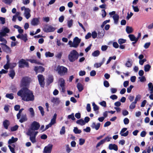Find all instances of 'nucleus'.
<instances>
[{
	"label": "nucleus",
	"mask_w": 153,
	"mask_h": 153,
	"mask_svg": "<svg viewBox=\"0 0 153 153\" xmlns=\"http://www.w3.org/2000/svg\"><path fill=\"white\" fill-rule=\"evenodd\" d=\"M132 65V62L129 60L127 61L126 64V66L128 67H130Z\"/></svg>",
	"instance_id": "nucleus-46"
},
{
	"label": "nucleus",
	"mask_w": 153,
	"mask_h": 153,
	"mask_svg": "<svg viewBox=\"0 0 153 153\" xmlns=\"http://www.w3.org/2000/svg\"><path fill=\"white\" fill-rule=\"evenodd\" d=\"M9 32L10 30L6 27H4L2 28L1 31L0 32V42L7 43V41L3 37L5 36L6 34L9 33Z\"/></svg>",
	"instance_id": "nucleus-3"
},
{
	"label": "nucleus",
	"mask_w": 153,
	"mask_h": 153,
	"mask_svg": "<svg viewBox=\"0 0 153 153\" xmlns=\"http://www.w3.org/2000/svg\"><path fill=\"white\" fill-rule=\"evenodd\" d=\"M141 95L139 94L137 95L135 98V100L134 101V102H135L136 103H137V101L140 100L141 99Z\"/></svg>",
	"instance_id": "nucleus-56"
},
{
	"label": "nucleus",
	"mask_w": 153,
	"mask_h": 153,
	"mask_svg": "<svg viewBox=\"0 0 153 153\" xmlns=\"http://www.w3.org/2000/svg\"><path fill=\"white\" fill-rule=\"evenodd\" d=\"M24 110L23 108H21L20 109H19L18 113L16 115V117L18 119H19L21 116V115L22 112Z\"/></svg>",
	"instance_id": "nucleus-44"
},
{
	"label": "nucleus",
	"mask_w": 153,
	"mask_h": 153,
	"mask_svg": "<svg viewBox=\"0 0 153 153\" xmlns=\"http://www.w3.org/2000/svg\"><path fill=\"white\" fill-rule=\"evenodd\" d=\"M151 68V66L149 64L146 65L144 66V71L146 72L149 71Z\"/></svg>",
	"instance_id": "nucleus-42"
},
{
	"label": "nucleus",
	"mask_w": 153,
	"mask_h": 153,
	"mask_svg": "<svg viewBox=\"0 0 153 153\" xmlns=\"http://www.w3.org/2000/svg\"><path fill=\"white\" fill-rule=\"evenodd\" d=\"M65 126H63L60 132V133L61 135L63 134H65Z\"/></svg>",
	"instance_id": "nucleus-52"
},
{
	"label": "nucleus",
	"mask_w": 153,
	"mask_h": 153,
	"mask_svg": "<svg viewBox=\"0 0 153 153\" xmlns=\"http://www.w3.org/2000/svg\"><path fill=\"white\" fill-rule=\"evenodd\" d=\"M45 68L41 66H35L34 68V70L36 74L38 73H42L45 71Z\"/></svg>",
	"instance_id": "nucleus-15"
},
{
	"label": "nucleus",
	"mask_w": 153,
	"mask_h": 153,
	"mask_svg": "<svg viewBox=\"0 0 153 153\" xmlns=\"http://www.w3.org/2000/svg\"><path fill=\"white\" fill-rule=\"evenodd\" d=\"M113 18L114 21V23L116 24H117L119 19L118 15L117 14H115L113 16Z\"/></svg>",
	"instance_id": "nucleus-27"
},
{
	"label": "nucleus",
	"mask_w": 153,
	"mask_h": 153,
	"mask_svg": "<svg viewBox=\"0 0 153 153\" xmlns=\"http://www.w3.org/2000/svg\"><path fill=\"white\" fill-rule=\"evenodd\" d=\"M128 37L131 41H137V39L133 34H129L128 35Z\"/></svg>",
	"instance_id": "nucleus-29"
},
{
	"label": "nucleus",
	"mask_w": 153,
	"mask_h": 153,
	"mask_svg": "<svg viewBox=\"0 0 153 153\" xmlns=\"http://www.w3.org/2000/svg\"><path fill=\"white\" fill-rule=\"evenodd\" d=\"M28 110L30 112V114L31 115V117H34L35 113L33 108H30Z\"/></svg>",
	"instance_id": "nucleus-43"
},
{
	"label": "nucleus",
	"mask_w": 153,
	"mask_h": 153,
	"mask_svg": "<svg viewBox=\"0 0 153 153\" xmlns=\"http://www.w3.org/2000/svg\"><path fill=\"white\" fill-rule=\"evenodd\" d=\"M53 145L52 144H50L45 146L44 148L43 153H51L53 148Z\"/></svg>",
	"instance_id": "nucleus-12"
},
{
	"label": "nucleus",
	"mask_w": 153,
	"mask_h": 153,
	"mask_svg": "<svg viewBox=\"0 0 153 153\" xmlns=\"http://www.w3.org/2000/svg\"><path fill=\"white\" fill-rule=\"evenodd\" d=\"M129 120L127 118H125L123 120V122L125 125H127L129 123Z\"/></svg>",
	"instance_id": "nucleus-64"
},
{
	"label": "nucleus",
	"mask_w": 153,
	"mask_h": 153,
	"mask_svg": "<svg viewBox=\"0 0 153 153\" xmlns=\"http://www.w3.org/2000/svg\"><path fill=\"white\" fill-rule=\"evenodd\" d=\"M138 79H139L140 81L141 82H145L146 80L145 77L144 76L139 77Z\"/></svg>",
	"instance_id": "nucleus-53"
},
{
	"label": "nucleus",
	"mask_w": 153,
	"mask_h": 153,
	"mask_svg": "<svg viewBox=\"0 0 153 153\" xmlns=\"http://www.w3.org/2000/svg\"><path fill=\"white\" fill-rule=\"evenodd\" d=\"M38 108L39 110L40 111L42 116H43L44 113L43 108L41 106H39L38 107Z\"/></svg>",
	"instance_id": "nucleus-54"
},
{
	"label": "nucleus",
	"mask_w": 153,
	"mask_h": 153,
	"mask_svg": "<svg viewBox=\"0 0 153 153\" xmlns=\"http://www.w3.org/2000/svg\"><path fill=\"white\" fill-rule=\"evenodd\" d=\"M38 132H27V134L30 136V139L32 143H34L36 142V137Z\"/></svg>",
	"instance_id": "nucleus-7"
},
{
	"label": "nucleus",
	"mask_w": 153,
	"mask_h": 153,
	"mask_svg": "<svg viewBox=\"0 0 153 153\" xmlns=\"http://www.w3.org/2000/svg\"><path fill=\"white\" fill-rule=\"evenodd\" d=\"M68 117L69 119H71L73 120H74L76 119L74 117V114L73 113L71 114V115H68Z\"/></svg>",
	"instance_id": "nucleus-49"
},
{
	"label": "nucleus",
	"mask_w": 153,
	"mask_h": 153,
	"mask_svg": "<svg viewBox=\"0 0 153 153\" xmlns=\"http://www.w3.org/2000/svg\"><path fill=\"white\" fill-rule=\"evenodd\" d=\"M100 54V52L98 50L94 51L92 54V56L94 57L98 56Z\"/></svg>",
	"instance_id": "nucleus-39"
},
{
	"label": "nucleus",
	"mask_w": 153,
	"mask_h": 153,
	"mask_svg": "<svg viewBox=\"0 0 153 153\" xmlns=\"http://www.w3.org/2000/svg\"><path fill=\"white\" fill-rule=\"evenodd\" d=\"M39 83L40 86L44 87L45 86V78L42 75L39 74L37 76Z\"/></svg>",
	"instance_id": "nucleus-11"
},
{
	"label": "nucleus",
	"mask_w": 153,
	"mask_h": 153,
	"mask_svg": "<svg viewBox=\"0 0 153 153\" xmlns=\"http://www.w3.org/2000/svg\"><path fill=\"white\" fill-rule=\"evenodd\" d=\"M9 73V76L11 77L12 79H13L15 75V73L14 71L13 70H11L10 71Z\"/></svg>",
	"instance_id": "nucleus-36"
},
{
	"label": "nucleus",
	"mask_w": 153,
	"mask_h": 153,
	"mask_svg": "<svg viewBox=\"0 0 153 153\" xmlns=\"http://www.w3.org/2000/svg\"><path fill=\"white\" fill-rule=\"evenodd\" d=\"M40 127L39 124L36 122L34 121L31 124L30 127L28 130L27 132H29L30 133L32 132H38L37 131H35L38 130Z\"/></svg>",
	"instance_id": "nucleus-4"
},
{
	"label": "nucleus",
	"mask_w": 153,
	"mask_h": 153,
	"mask_svg": "<svg viewBox=\"0 0 153 153\" xmlns=\"http://www.w3.org/2000/svg\"><path fill=\"white\" fill-rule=\"evenodd\" d=\"M58 83H59L60 87L65 86V81L63 78H59V80Z\"/></svg>",
	"instance_id": "nucleus-30"
},
{
	"label": "nucleus",
	"mask_w": 153,
	"mask_h": 153,
	"mask_svg": "<svg viewBox=\"0 0 153 153\" xmlns=\"http://www.w3.org/2000/svg\"><path fill=\"white\" fill-rule=\"evenodd\" d=\"M105 60V58H104L101 62L99 63H95L94 65V67L97 68L100 67L104 63Z\"/></svg>",
	"instance_id": "nucleus-22"
},
{
	"label": "nucleus",
	"mask_w": 153,
	"mask_h": 153,
	"mask_svg": "<svg viewBox=\"0 0 153 153\" xmlns=\"http://www.w3.org/2000/svg\"><path fill=\"white\" fill-rule=\"evenodd\" d=\"M79 54L78 52L75 50H73L70 52L68 55V58L70 62H73L78 58Z\"/></svg>",
	"instance_id": "nucleus-2"
},
{
	"label": "nucleus",
	"mask_w": 153,
	"mask_h": 153,
	"mask_svg": "<svg viewBox=\"0 0 153 153\" xmlns=\"http://www.w3.org/2000/svg\"><path fill=\"white\" fill-rule=\"evenodd\" d=\"M51 101L52 102L57 105L59 104L60 102V100L59 99L56 97L53 98L52 99H51Z\"/></svg>",
	"instance_id": "nucleus-26"
},
{
	"label": "nucleus",
	"mask_w": 153,
	"mask_h": 153,
	"mask_svg": "<svg viewBox=\"0 0 153 153\" xmlns=\"http://www.w3.org/2000/svg\"><path fill=\"white\" fill-rule=\"evenodd\" d=\"M54 124H55L51 121L50 123L48 124L46 126L45 130H46L47 129L51 127L53 125H54Z\"/></svg>",
	"instance_id": "nucleus-50"
},
{
	"label": "nucleus",
	"mask_w": 153,
	"mask_h": 153,
	"mask_svg": "<svg viewBox=\"0 0 153 153\" xmlns=\"http://www.w3.org/2000/svg\"><path fill=\"white\" fill-rule=\"evenodd\" d=\"M66 151L67 153H69L72 150V149L70 147L69 145H67L66 146Z\"/></svg>",
	"instance_id": "nucleus-59"
},
{
	"label": "nucleus",
	"mask_w": 153,
	"mask_h": 153,
	"mask_svg": "<svg viewBox=\"0 0 153 153\" xmlns=\"http://www.w3.org/2000/svg\"><path fill=\"white\" fill-rule=\"evenodd\" d=\"M5 97L10 100H13L14 98L13 94L12 93L7 94L5 95Z\"/></svg>",
	"instance_id": "nucleus-41"
},
{
	"label": "nucleus",
	"mask_w": 153,
	"mask_h": 153,
	"mask_svg": "<svg viewBox=\"0 0 153 153\" xmlns=\"http://www.w3.org/2000/svg\"><path fill=\"white\" fill-rule=\"evenodd\" d=\"M30 10L29 9H25L24 15L27 19H28L30 17L31 15L30 13Z\"/></svg>",
	"instance_id": "nucleus-19"
},
{
	"label": "nucleus",
	"mask_w": 153,
	"mask_h": 153,
	"mask_svg": "<svg viewBox=\"0 0 153 153\" xmlns=\"http://www.w3.org/2000/svg\"><path fill=\"white\" fill-rule=\"evenodd\" d=\"M97 34L99 38H102L104 35L105 30L103 29L99 30Z\"/></svg>",
	"instance_id": "nucleus-23"
},
{
	"label": "nucleus",
	"mask_w": 153,
	"mask_h": 153,
	"mask_svg": "<svg viewBox=\"0 0 153 153\" xmlns=\"http://www.w3.org/2000/svg\"><path fill=\"white\" fill-rule=\"evenodd\" d=\"M132 7L134 12H137L139 11V10L138 6H134V5H132Z\"/></svg>",
	"instance_id": "nucleus-51"
},
{
	"label": "nucleus",
	"mask_w": 153,
	"mask_h": 153,
	"mask_svg": "<svg viewBox=\"0 0 153 153\" xmlns=\"http://www.w3.org/2000/svg\"><path fill=\"white\" fill-rule=\"evenodd\" d=\"M110 91L112 94H115L117 91V89L115 88H110Z\"/></svg>",
	"instance_id": "nucleus-61"
},
{
	"label": "nucleus",
	"mask_w": 153,
	"mask_h": 153,
	"mask_svg": "<svg viewBox=\"0 0 153 153\" xmlns=\"http://www.w3.org/2000/svg\"><path fill=\"white\" fill-rule=\"evenodd\" d=\"M77 124H78L81 126L84 125L85 124V122L84 120L82 119H80L77 120L76 121Z\"/></svg>",
	"instance_id": "nucleus-33"
},
{
	"label": "nucleus",
	"mask_w": 153,
	"mask_h": 153,
	"mask_svg": "<svg viewBox=\"0 0 153 153\" xmlns=\"http://www.w3.org/2000/svg\"><path fill=\"white\" fill-rule=\"evenodd\" d=\"M30 81V79L27 77H23L21 82L22 86H26L28 85Z\"/></svg>",
	"instance_id": "nucleus-10"
},
{
	"label": "nucleus",
	"mask_w": 153,
	"mask_h": 153,
	"mask_svg": "<svg viewBox=\"0 0 153 153\" xmlns=\"http://www.w3.org/2000/svg\"><path fill=\"white\" fill-rule=\"evenodd\" d=\"M73 21L72 19L68 20L67 22L68 27L69 28L71 27L73 25Z\"/></svg>",
	"instance_id": "nucleus-37"
},
{
	"label": "nucleus",
	"mask_w": 153,
	"mask_h": 153,
	"mask_svg": "<svg viewBox=\"0 0 153 153\" xmlns=\"http://www.w3.org/2000/svg\"><path fill=\"white\" fill-rule=\"evenodd\" d=\"M39 18H34L31 21V24L33 26H37L39 24Z\"/></svg>",
	"instance_id": "nucleus-16"
},
{
	"label": "nucleus",
	"mask_w": 153,
	"mask_h": 153,
	"mask_svg": "<svg viewBox=\"0 0 153 153\" xmlns=\"http://www.w3.org/2000/svg\"><path fill=\"white\" fill-rule=\"evenodd\" d=\"M53 81V76L51 75L49 76L47 80V82L49 85L52 83Z\"/></svg>",
	"instance_id": "nucleus-28"
},
{
	"label": "nucleus",
	"mask_w": 153,
	"mask_h": 153,
	"mask_svg": "<svg viewBox=\"0 0 153 153\" xmlns=\"http://www.w3.org/2000/svg\"><path fill=\"white\" fill-rule=\"evenodd\" d=\"M134 87V86L132 85H130V86L127 88V91L128 93L131 92L132 88Z\"/></svg>",
	"instance_id": "nucleus-63"
},
{
	"label": "nucleus",
	"mask_w": 153,
	"mask_h": 153,
	"mask_svg": "<svg viewBox=\"0 0 153 153\" xmlns=\"http://www.w3.org/2000/svg\"><path fill=\"white\" fill-rule=\"evenodd\" d=\"M77 87L79 92L81 91L83 89V86L82 85L79 83H77Z\"/></svg>",
	"instance_id": "nucleus-35"
},
{
	"label": "nucleus",
	"mask_w": 153,
	"mask_h": 153,
	"mask_svg": "<svg viewBox=\"0 0 153 153\" xmlns=\"http://www.w3.org/2000/svg\"><path fill=\"white\" fill-rule=\"evenodd\" d=\"M73 131L76 134H80L82 132L81 130L79 129L77 127L74 128Z\"/></svg>",
	"instance_id": "nucleus-40"
},
{
	"label": "nucleus",
	"mask_w": 153,
	"mask_h": 153,
	"mask_svg": "<svg viewBox=\"0 0 153 153\" xmlns=\"http://www.w3.org/2000/svg\"><path fill=\"white\" fill-rule=\"evenodd\" d=\"M19 126L16 125L11 128V131H16L18 128Z\"/></svg>",
	"instance_id": "nucleus-57"
},
{
	"label": "nucleus",
	"mask_w": 153,
	"mask_h": 153,
	"mask_svg": "<svg viewBox=\"0 0 153 153\" xmlns=\"http://www.w3.org/2000/svg\"><path fill=\"white\" fill-rule=\"evenodd\" d=\"M108 149L110 150H114L117 151L118 150V146L115 144H110L109 145Z\"/></svg>",
	"instance_id": "nucleus-21"
},
{
	"label": "nucleus",
	"mask_w": 153,
	"mask_h": 153,
	"mask_svg": "<svg viewBox=\"0 0 153 153\" xmlns=\"http://www.w3.org/2000/svg\"><path fill=\"white\" fill-rule=\"evenodd\" d=\"M6 43H1L0 45H1L2 49L5 52L7 53H10L11 52L10 48L6 45Z\"/></svg>",
	"instance_id": "nucleus-13"
},
{
	"label": "nucleus",
	"mask_w": 153,
	"mask_h": 153,
	"mask_svg": "<svg viewBox=\"0 0 153 153\" xmlns=\"http://www.w3.org/2000/svg\"><path fill=\"white\" fill-rule=\"evenodd\" d=\"M80 42L81 39L78 37H76L74 39L73 42L71 40L69 41L68 44L70 45V47L76 48L78 46Z\"/></svg>",
	"instance_id": "nucleus-5"
},
{
	"label": "nucleus",
	"mask_w": 153,
	"mask_h": 153,
	"mask_svg": "<svg viewBox=\"0 0 153 153\" xmlns=\"http://www.w3.org/2000/svg\"><path fill=\"white\" fill-rule=\"evenodd\" d=\"M16 37L23 40L25 42L28 40L27 36L26 34H19L16 36Z\"/></svg>",
	"instance_id": "nucleus-14"
},
{
	"label": "nucleus",
	"mask_w": 153,
	"mask_h": 153,
	"mask_svg": "<svg viewBox=\"0 0 153 153\" xmlns=\"http://www.w3.org/2000/svg\"><path fill=\"white\" fill-rule=\"evenodd\" d=\"M18 140L17 138H14L13 137H12L11 139H10L8 141V143L9 144H11L16 142Z\"/></svg>",
	"instance_id": "nucleus-25"
},
{
	"label": "nucleus",
	"mask_w": 153,
	"mask_h": 153,
	"mask_svg": "<svg viewBox=\"0 0 153 153\" xmlns=\"http://www.w3.org/2000/svg\"><path fill=\"white\" fill-rule=\"evenodd\" d=\"M85 142V140L82 138H80L79 139V144L81 146L83 145Z\"/></svg>",
	"instance_id": "nucleus-62"
},
{
	"label": "nucleus",
	"mask_w": 153,
	"mask_h": 153,
	"mask_svg": "<svg viewBox=\"0 0 153 153\" xmlns=\"http://www.w3.org/2000/svg\"><path fill=\"white\" fill-rule=\"evenodd\" d=\"M45 55L46 57H52L54 55L53 53H51L49 51L46 52Z\"/></svg>",
	"instance_id": "nucleus-38"
},
{
	"label": "nucleus",
	"mask_w": 153,
	"mask_h": 153,
	"mask_svg": "<svg viewBox=\"0 0 153 153\" xmlns=\"http://www.w3.org/2000/svg\"><path fill=\"white\" fill-rule=\"evenodd\" d=\"M10 123L9 121L8 120H5L3 122V125L4 128L7 129L9 126L10 125Z\"/></svg>",
	"instance_id": "nucleus-24"
},
{
	"label": "nucleus",
	"mask_w": 153,
	"mask_h": 153,
	"mask_svg": "<svg viewBox=\"0 0 153 153\" xmlns=\"http://www.w3.org/2000/svg\"><path fill=\"white\" fill-rule=\"evenodd\" d=\"M127 130V128H123L121 130L120 132V134L121 136L124 137L127 136L128 134V131H127L125 133H124Z\"/></svg>",
	"instance_id": "nucleus-20"
},
{
	"label": "nucleus",
	"mask_w": 153,
	"mask_h": 153,
	"mask_svg": "<svg viewBox=\"0 0 153 153\" xmlns=\"http://www.w3.org/2000/svg\"><path fill=\"white\" fill-rule=\"evenodd\" d=\"M112 139L111 137H110L109 136H107L105 137L104 139L102 140L103 143H105L106 142H108L110 141Z\"/></svg>",
	"instance_id": "nucleus-34"
},
{
	"label": "nucleus",
	"mask_w": 153,
	"mask_h": 153,
	"mask_svg": "<svg viewBox=\"0 0 153 153\" xmlns=\"http://www.w3.org/2000/svg\"><path fill=\"white\" fill-rule=\"evenodd\" d=\"M56 28L52 26L48 25H46L43 28V31L46 33L54 32Z\"/></svg>",
	"instance_id": "nucleus-8"
},
{
	"label": "nucleus",
	"mask_w": 153,
	"mask_h": 153,
	"mask_svg": "<svg viewBox=\"0 0 153 153\" xmlns=\"http://www.w3.org/2000/svg\"><path fill=\"white\" fill-rule=\"evenodd\" d=\"M17 94L24 101H33L34 100V96L32 92L25 87L23 88L19 91Z\"/></svg>",
	"instance_id": "nucleus-1"
},
{
	"label": "nucleus",
	"mask_w": 153,
	"mask_h": 153,
	"mask_svg": "<svg viewBox=\"0 0 153 153\" xmlns=\"http://www.w3.org/2000/svg\"><path fill=\"white\" fill-rule=\"evenodd\" d=\"M136 103L134 102H132L129 106V108L131 109H134L135 107Z\"/></svg>",
	"instance_id": "nucleus-47"
},
{
	"label": "nucleus",
	"mask_w": 153,
	"mask_h": 153,
	"mask_svg": "<svg viewBox=\"0 0 153 153\" xmlns=\"http://www.w3.org/2000/svg\"><path fill=\"white\" fill-rule=\"evenodd\" d=\"M126 32L128 34L132 33L133 31L132 28L131 27H130L128 26L126 27Z\"/></svg>",
	"instance_id": "nucleus-31"
},
{
	"label": "nucleus",
	"mask_w": 153,
	"mask_h": 153,
	"mask_svg": "<svg viewBox=\"0 0 153 153\" xmlns=\"http://www.w3.org/2000/svg\"><path fill=\"white\" fill-rule=\"evenodd\" d=\"M92 105L93 107V109L94 111H96L99 109L98 107L95 104L94 102L93 103Z\"/></svg>",
	"instance_id": "nucleus-58"
},
{
	"label": "nucleus",
	"mask_w": 153,
	"mask_h": 153,
	"mask_svg": "<svg viewBox=\"0 0 153 153\" xmlns=\"http://www.w3.org/2000/svg\"><path fill=\"white\" fill-rule=\"evenodd\" d=\"M56 70L60 76H63L67 73L68 69L65 67L59 65L57 67Z\"/></svg>",
	"instance_id": "nucleus-6"
},
{
	"label": "nucleus",
	"mask_w": 153,
	"mask_h": 153,
	"mask_svg": "<svg viewBox=\"0 0 153 153\" xmlns=\"http://www.w3.org/2000/svg\"><path fill=\"white\" fill-rule=\"evenodd\" d=\"M19 121L20 123H23L27 120L28 119L26 114L21 115Z\"/></svg>",
	"instance_id": "nucleus-17"
},
{
	"label": "nucleus",
	"mask_w": 153,
	"mask_h": 153,
	"mask_svg": "<svg viewBox=\"0 0 153 153\" xmlns=\"http://www.w3.org/2000/svg\"><path fill=\"white\" fill-rule=\"evenodd\" d=\"M28 61L31 63H35L38 64H40V63L36 59H29Z\"/></svg>",
	"instance_id": "nucleus-55"
},
{
	"label": "nucleus",
	"mask_w": 153,
	"mask_h": 153,
	"mask_svg": "<svg viewBox=\"0 0 153 153\" xmlns=\"http://www.w3.org/2000/svg\"><path fill=\"white\" fill-rule=\"evenodd\" d=\"M148 86L150 94H153V84L152 83L150 82L148 84Z\"/></svg>",
	"instance_id": "nucleus-32"
},
{
	"label": "nucleus",
	"mask_w": 153,
	"mask_h": 153,
	"mask_svg": "<svg viewBox=\"0 0 153 153\" xmlns=\"http://www.w3.org/2000/svg\"><path fill=\"white\" fill-rule=\"evenodd\" d=\"M57 114H54L53 118L51 119V121L52 122L54 123H56V118Z\"/></svg>",
	"instance_id": "nucleus-45"
},
{
	"label": "nucleus",
	"mask_w": 153,
	"mask_h": 153,
	"mask_svg": "<svg viewBox=\"0 0 153 153\" xmlns=\"http://www.w3.org/2000/svg\"><path fill=\"white\" fill-rule=\"evenodd\" d=\"M126 40L123 39H120L118 40V43L121 45L126 42Z\"/></svg>",
	"instance_id": "nucleus-48"
},
{
	"label": "nucleus",
	"mask_w": 153,
	"mask_h": 153,
	"mask_svg": "<svg viewBox=\"0 0 153 153\" xmlns=\"http://www.w3.org/2000/svg\"><path fill=\"white\" fill-rule=\"evenodd\" d=\"M19 63V67L20 68H23L25 67L28 68L29 67L28 63L23 59L20 60Z\"/></svg>",
	"instance_id": "nucleus-9"
},
{
	"label": "nucleus",
	"mask_w": 153,
	"mask_h": 153,
	"mask_svg": "<svg viewBox=\"0 0 153 153\" xmlns=\"http://www.w3.org/2000/svg\"><path fill=\"white\" fill-rule=\"evenodd\" d=\"M91 36L93 39H95L97 36V33L95 31H94L92 33Z\"/></svg>",
	"instance_id": "nucleus-60"
},
{
	"label": "nucleus",
	"mask_w": 153,
	"mask_h": 153,
	"mask_svg": "<svg viewBox=\"0 0 153 153\" xmlns=\"http://www.w3.org/2000/svg\"><path fill=\"white\" fill-rule=\"evenodd\" d=\"M100 123H96L95 122H93L91 126L93 129H94L96 130H98L100 128Z\"/></svg>",
	"instance_id": "nucleus-18"
}]
</instances>
